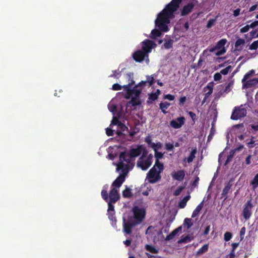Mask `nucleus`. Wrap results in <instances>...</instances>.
I'll list each match as a JSON object with an SVG mask.
<instances>
[{"label": "nucleus", "instance_id": "ea45409f", "mask_svg": "<svg viewBox=\"0 0 258 258\" xmlns=\"http://www.w3.org/2000/svg\"><path fill=\"white\" fill-rule=\"evenodd\" d=\"M150 147H151L155 152H156L158 149H160L162 146L160 142H158L157 143H153Z\"/></svg>", "mask_w": 258, "mask_h": 258}, {"label": "nucleus", "instance_id": "393cba45", "mask_svg": "<svg viewBox=\"0 0 258 258\" xmlns=\"http://www.w3.org/2000/svg\"><path fill=\"white\" fill-rule=\"evenodd\" d=\"M170 103L168 102H161L159 104V108L164 114L167 113L166 110L170 106Z\"/></svg>", "mask_w": 258, "mask_h": 258}, {"label": "nucleus", "instance_id": "412c9836", "mask_svg": "<svg viewBox=\"0 0 258 258\" xmlns=\"http://www.w3.org/2000/svg\"><path fill=\"white\" fill-rule=\"evenodd\" d=\"M214 87V83L213 82L209 83L206 87L204 88V91L205 92L207 91L208 90V91L206 93V97H209L210 95L212 93Z\"/></svg>", "mask_w": 258, "mask_h": 258}, {"label": "nucleus", "instance_id": "4be33fe9", "mask_svg": "<svg viewBox=\"0 0 258 258\" xmlns=\"http://www.w3.org/2000/svg\"><path fill=\"white\" fill-rule=\"evenodd\" d=\"M204 206V202L202 201L201 203H200L196 207V208L195 209V210L193 211L191 217L195 218L198 216L200 212L201 211L202 208Z\"/></svg>", "mask_w": 258, "mask_h": 258}, {"label": "nucleus", "instance_id": "052dcab7", "mask_svg": "<svg viewBox=\"0 0 258 258\" xmlns=\"http://www.w3.org/2000/svg\"><path fill=\"white\" fill-rule=\"evenodd\" d=\"M252 156L251 155H248L245 158V164L246 165H249L251 164V159Z\"/></svg>", "mask_w": 258, "mask_h": 258}, {"label": "nucleus", "instance_id": "4d7b16f0", "mask_svg": "<svg viewBox=\"0 0 258 258\" xmlns=\"http://www.w3.org/2000/svg\"><path fill=\"white\" fill-rule=\"evenodd\" d=\"M142 156L139 158V159H140V160L144 159L147 155V154H148L147 150L143 146V150H142Z\"/></svg>", "mask_w": 258, "mask_h": 258}, {"label": "nucleus", "instance_id": "7c9ffc66", "mask_svg": "<svg viewBox=\"0 0 258 258\" xmlns=\"http://www.w3.org/2000/svg\"><path fill=\"white\" fill-rule=\"evenodd\" d=\"M122 196L126 198L132 197L133 194L131 190L129 188L126 187V188L122 191Z\"/></svg>", "mask_w": 258, "mask_h": 258}, {"label": "nucleus", "instance_id": "72a5a7b5", "mask_svg": "<svg viewBox=\"0 0 258 258\" xmlns=\"http://www.w3.org/2000/svg\"><path fill=\"white\" fill-rule=\"evenodd\" d=\"M138 97L133 96L131 100L128 102V104H132L133 106H135L140 104L141 102L138 100Z\"/></svg>", "mask_w": 258, "mask_h": 258}, {"label": "nucleus", "instance_id": "6ab92c4d", "mask_svg": "<svg viewBox=\"0 0 258 258\" xmlns=\"http://www.w3.org/2000/svg\"><path fill=\"white\" fill-rule=\"evenodd\" d=\"M182 230V227L179 226L177 228L173 230L169 235H168L165 238L166 241H169L174 238V237L178 234V232H181Z\"/></svg>", "mask_w": 258, "mask_h": 258}, {"label": "nucleus", "instance_id": "423d86ee", "mask_svg": "<svg viewBox=\"0 0 258 258\" xmlns=\"http://www.w3.org/2000/svg\"><path fill=\"white\" fill-rule=\"evenodd\" d=\"M138 225L137 223L134 221L132 217L128 218L127 221H126L124 218L123 220V232L127 234L131 235L132 233V229L135 226Z\"/></svg>", "mask_w": 258, "mask_h": 258}, {"label": "nucleus", "instance_id": "4c0bfd02", "mask_svg": "<svg viewBox=\"0 0 258 258\" xmlns=\"http://www.w3.org/2000/svg\"><path fill=\"white\" fill-rule=\"evenodd\" d=\"M184 225H185L187 227V229H188L192 226V223L191 220L190 218H185L184 220Z\"/></svg>", "mask_w": 258, "mask_h": 258}, {"label": "nucleus", "instance_id": "9b49d317", "mask_svg": "<svg viewBox=\"0 0 258 258\" xmlns=\"http://www.w3.org/2000/svg\"><path fill=\"white\" fill-rule=\"evenodd\" d=\"M120 198L118 190L116 188H112L109 193V200L114 203H116Z\"/></svg>", "mask_w": 258, "mask_h": 258}, {"label": "nucleus", "instance_id": "c85d7f7f", "mask_svg": "<svg viewBox=\"0 0 258 258\" xmlns=\"http://www.w3.org/2000/svg\"><path fill=\"white\" fill-rule=\"evenodd\" d=\"M127 155L125 152H121L119 155V160L120 162H126L127 163H129L131 162V158H127Z\"/></svg>", "mask_w": 258, "mask_h": 258}, {"label": "nucleus", "instance_id": "5701e85b", "mask_svg": "<svg viewBox=\"0 0 258 258\" xmlns=\"http://www.w3.org/2000/svg\"><path fill=\"white\" fill-rule=\"evenodd\" d=\"M142 91V88H140L136 85L133 89H132L131 92L133 93V96L139 97Z\"/></svg>", "mask_w": 258, "mask_h": 258}, {"label": "nucleus", "instance_id": "aec40b11", "mask_svg": "<svg viewBox=\"0 0 258 258\" xmlns=\"http://www.w3.org/2000/svg\"><path fill=\"white\" fill-rule=\"evenodd\" d=\"M155 22H156V20H155ZM155 25H156V26L159 28V30L154 29L153 30H152L150 37L151 38H152L153 39H155L158 37H159L161 36V31L165 32H167V31H164L163 30H161L159 28V27L158 26H157V25H156V22H155Z\"/></svg>", "mask_w": 258, "mask_h": 258}, {"label": "nucleus", "instance_id": "de8ad7c7", "mask_svg": "<svg viewBox=\"0 0 258 258\" xmlns=\"http://www.w3.org/2000/svg\"><path fill=\"white\" fill-rule=\"evenodd\" d=\"M163 154L161 152H159L157 151L155 152V157L156 158V161H159V159L163 158Z\"/></svg>", "mask_w": 258, "mask_h": 258}, {"label": "nucleus", "instance_id": "5fc2aeb1", "mask_svg": "<svg viewBox=\"0 0 258 258\" xmlns=\"http://www.w3.org/2000/svg\"><path fill=\"white\" fill-rule=\"evenodd\" d=\"M250 28L249 25H246L240 29V32L242 33L247 32L249 31Z\"/></svg>", "mask_w": 258, "mask_h": 258}, {"label": "nucleus", "instance_id": "c9c22d12", "mask_svg": "<svg viewBox=\"0 0 258 258\" xmlns=\"http://www.w3.org/2000/svg\"><path fill=\"white\" fill-rule=\"evenodd\" d=\"M102 199L105 201L108 202L109 200V195L107 191L105 189H102L101 192Z\"/></svg>", "mask_w": 258, "mask_h": 258}, {"label": "nucleus", "instance_id": "b1692460", "mask_svg": "<svg viewBox=\"0 0 258 258\" xmlns=\"http://www.w3.org/2000/svg\"><path fill=\"white\" fill-rule=\"evenodd\" d=\"M190 196L189 195L184 197L178 203V207L180 208H184L186 205L187 201L189 200Z\"/></svg>", "mask_w": 258, "mask_h": 258}, {"label": "nucleus", "instance_id": "37998d69", "mask_svg": "<svg viewBox=\"0 0 258 258\" xmlns=\"http://www.w3.org/2000/svg\"><path fill=\"white\" fill-rule=\"evenodd\" d=\"M108 203V212H114V207L113 206V204H114L113 202H111L110 201L107 202Z\"/></svg>", "mask_w": 258, "mask_h": 258}, {"label": "nucleus", "instance_id": "6e6552de", "mask_svg": "<svg viewBox=\"0 0 258 258\" xmlns=\"http://www.w3.org/2000/svg\"><path fill=\"white\" fill-rule=\"evenodd\" d=\"M227 40L226 39H222L217 43L215 46L217 49H219V50L215 52V55L216 56L223 55L226 52V49L224 46Z\"/></svg>", "mask_w": 258, "mask_h": 258}, {"label": "nucleus", "instance_id": "6e6d98bb", "mask_svg": "<svg viewBox=\"0 0 258 258\" xmlns=\"http://www.w3.org/2000/svg\"><path fill=\"white\" fill-rule=\"evenodd\" d=\"M119 122L121 121L119 120L118 118L117 117L113 116L111 121V124L113 125H118L119 124Z\"/></svg>", "mask_w": 258, "mask_h": 258}, {"label": "nucleus", "instance_id": "e2e57ef3", "mask_svg": "<svg viewBox=\"0 0 258 258\" xmlns=\"http://www.w3.org/2000/svg\"><path fill=\"white\" fill-rule=\"evenodd\" d=\"M254 137H252L251 140L250 142H248L247 143V146L249 148H252L254 147V144L255 141L253 140Z\"/></svg>", "mask_w": 258, "mask_h": 258}, {"label": "nucleus", "instance_id": "58836bf2", "mask_svg": "<svg viewBox=\"0 0 258 258\" xmlns=\"http://www.w3.org/2000/svg\"><path fill=\"white\" fill-rule=\"evenodd\" d=\"M146 77L147 80L145 81L149 84V86H151L155 82L154 77L152 76H147Z\"/></svg>", "mask_w": 258, "mask_h": 258}, {"label": "nucleus", "instance_id": "3c124183", "mask_svg": "<svg viewBox=\"0 0 258 258\" xmlns=\"http://www.w3.org/2000/svg\"><path fill=\"white\" fill-rule=\"evenodd\" d=\"M165 149L167 151H173L174 149V146L171 143H166L165 145Z\"/></svg>", "mask_w": 258, "mask_h": 258}, {"label": "nucleus", "instance_id": "ddd939ff", "mask_svg": "<svg viewBox=\"0 0 258 258\" xmlns=\"http://www.w3.org/2000/svg\"><path fill=\"white\" fill-rule=\"evenodd\" d=\"M143 150V146L138 145L137 148H132L129 151V157L133 158L139 156Z\"/></svg>", "mask_w": 258, "mask_h": 258}, {"label": "nucleus", "instance_id": "a878e982", "mask_svg": "<svg viewBox=\"0 0 258 258\" xmlns=\"http://www.w3.org/2000/svg\"><path fill=\"white\" fill-rule=\"evenodd\" d=\"M255 74V71L254 70H250L248 72H247V73H246L243 79H242V84L245 83V82H246L247 81H248L247 80L250 78L251 77V76H252L253 75H254Z\"/></svg>", "mask_w": 258, "mask_h": 258}, {"label": "nucleus", "instance_id": "c756f323", "mask_svg": "<svg viewBox=\"0 0 258 258\" xmlns=\"http://www.w3.org/2000/svg\"><path fill=\"white\" fill-rule=\"evenodd\" d=\"M245 43V40L241 38L238 39L235 43V47L238 50H241V47H239L241 45H243Z\"/></svg>", "mask_w": 258, "mask_h": 258}, {"label": "nucleus", "instance_id": "c03bdc74", "mask_svg": "<svg viewBox=\"0 0 258 258\" xmlns=\"http://www.w3.org/2000/svg\"><path fill=\"white\" fill-rule=\"evenodd\" d=\"M232 234L231 232H226L224 235V238L226 241H229L232 238Z\"/></svg>", "mask_w": 258, "mask_h": 258}, {"label": "nucleus", "instance_id": "bf43d9fd", "mask_svg": "<svg viewBox=\"0 0 258 258\" xmlns=\"http://www.w3.org/2000/svg\"><path fill=\"white\" fill-rule=\"evenodd\" d=\"M112 89L113 90H120L122 89V86L119 84L116 83L112 85Z\"/></svg>", "mask_w": 258, "mask_h": 258}, {"label": "nucleus", "instance_id": "09e8293b", "mask_svg": "<svg viewBox=\"0 0 258 258\" xmlns=\"http://www.w3.org/2000/svg\"><path fill=\"white\" fill-rule=\"evenodd\" d=\"M246 228L245 227H243L241 228L240 231V240H242L244 238V236L245 233Z\"/></svg>", "mask_w": 258, "mask_h": 258}, {"label": "nucleus", "instance_id": "79ce46f5", "mask_svg": "<svg viewBox=\"0 0 258 258\" xmlns=\"http://www.w3.org/2000/svg\"><path fill=\"white\" fill-rule=\"evenodd\" d=\"M190 240L189 237L187 235L185 236H182L181 238L178 240V243H186Z\"/></svg>", "mask_w": 258, "mask_h": 258}, {"label": "nucleus", "instance_id": "bb28decb", "mask_svg": "<svg viewBox=\"0 0 258 258\" xmlns=\"http://www.w3.org/2000/svg\"><path fill=\"white\" fill-rule=\"evenodd\" d=\"M250 185L252 186L253 190H255L258 187V173H257L253 179L250 182Z\"/></svg>", "mask_w": 258, "mask_h": 258}, {"label": "nucleus", "instance_id": "49530a36", "mask_svg": "<svg viewBox=\"0 0 258 258\" xmlns=\"http://www.w3.org/2000/svg\"><path fill=\"white\" fill-rule=\"evenodd\" d=\"M231 68V67L230 66H228V67H227L225 69H222V70H221L220 73L221 74L223 75H227L229 73Z\"/></svg>", "mask_w": 258, "mask_h": 258}, {"label": "nucleus", "instance_id": "a19ab883", "mask_svg": "<svg viewBox=\"0 0 258 258\" xmlns=\"http://www.w3.org/2000/svg\"><path fill=\"white\" fill-rule=\"evenodd\" d=\"M173 40L171 39H169L164 44V46L166 49H170L173 46Z\"/></svg>", "mask_w": 258, "mask_h": 258}, {"label": "nucleus", "instance_id": "69168bd1", "mask_svg": "<svg viewBox=\"0 0 258 258\" xmlns=\"http://www.w3.org/2000/svg\"><path fill=\"white\" fill-rule=\"evenodd\" d=\"M114 131L110 128H106V134L108 136H112L113 135Z\"/></svg>", "mask_w": 258, "mask_h": 258}, {"label": "nucleus", "instance_id": "9d476101", "mask_svg": "<svg viewBox=\"0 0 258 258\" xmlns=\"http://www.w3.org/2000/svg\"><path fill=\"white\" fill-rule=\"evenodd\" d=\"M133 59L138 62H142L146 57H148V54H147L142 50H138L136 51L132 55Z\"/></svg>", "mask_w": 258, "mask_h": 258}, {"label": "nucleus", "instance_id": "0e129e2a", "mask_svg": "<svg viewBox=\"0 0 258 258\" xmlns=\"http://www.w3.org/2000/svg\"><path fill=\"white\" fill-rule=\"evenodd\" d=\"M121 131L124 132L127 127L121 122H119V124L117 125Z\"/></svg>", "mask_w": 258, "mask_h": 258}, {"label": "nucleus", "instance_id": "39448f33", "mask_svg": "<svg viewBox=\"0 0 258 258\" xmlns=\"http://www.w3.org/2000/svg\"><path fill=\"white\" fill-rule=\"evenodd\" d=\"M253 205L251 199L248 200L243 205L242 215L245 220H248L252 215V209Z\"/></svg>", "mask_w": 258, "mask_h": 258}, {"label": "nucleus", "instance_id": "7ed1b4c3", "mask_svg": "<svg viewBox=\"0 0 258 258\" xmlns=\"http://www.w3.org/2000/svg\"><path fill=\"white\" fill-rule=\"evenodd\" d=\"M133 213L134 217V221L138 224H140L145 217L146 212L145 210L143 208H140L138 206L133 207Z\"/></svg>", "mask_w": 258, "mask_h": 258}, {"label": "nucleus", "instance_id": "f3484780", "mask_svg": "<svg viewBox=\"0 0 258 258\" xmlns=\"http://www.w3.org/2000/svg\"><path fill=\"white\" fill-rule=\"evenodd\" d=\"M232 186V180H230L226 184L225 187L223 188L222 192V197L224 198V199L226 200L227 198V194L230 191L231 187Z\"/></svg>", "mask_w": 258, "mask_h": 258}, {"label": "nucleus", "instance_id": "20e7f679", "mask_svg": "<svg viewBox=\"0 0 258 258\" xmlns=\"http://www.w3.org/2000/svg\"><path fill=\"white\" fill-rule=\"evenodd\" d=\"M246 114L247 110L243 105H241L239 106H236L235 107L232 111L231 119L235 120H238L245 116Z\"/></svg>", "mask_w": 258, "mask_h": 258}, {"label": "nucleus", "instance_id": "864d4df0", "mask_svg": "<svg viewBox=\"0 0 258 258\" xmlns=\"http://www.w3.org/2000/svg\"><path fill=\"white\" fill-rule=\"evenodd\" d=\"M258 47V45L256 41L253 42L249 46V49L250 50H256Z\"/></svg>", "mask_w": 258, "mask_h": 258}, {"label": "nucleus", "instance_id": "13d9d810", "mask_svg": "<svg viewBox=\"0 0 258 258\" xmlns=\"http://www.w3.org/2000/svg\"><path fill=\"white\" fill-rule=\"evenodd\" d=\"M222 79L221 74L216 73L214 75V79L215 81H219Z\"/></svg>", "mask_w": 258, "mask_h": 258}, {"label": "nucleus", "instance_id": "f257e3e1", "mask_svg": "<svg viewBox=\"0 0 258 258\" xmlns=\"http://www.w3.org/2000/svg\"><path fill=\"white\" fill-rule=\"evenodd\" d=\"M182 0H172L158 14L156 19V25L164 31L169 30L167 24L170 19L174 17V13L177 10Z\"/></svg>", "mask_w": 258, "mask_h": 258}, {"label": "nucleus", "instance_id": "2f4dec72", "mask_svg": "<svg viewBox=\"0 0 258 258\" xmlns=\"http://www.w3.org/2000/svg\"><path fill=\"white\" fill-rule=\"evenodd\" d=\"M145 249L152 253H157L158 252V250L151 245L146 244L145 245Z\"/></svg>", "mask_w": 258, "mask_h": 258}, {"label": "nucleus", "instance_id": "774afa93", "mask_svg": "<svg viewBox=\"0 0 258 258\" xmlns=\"http://www.w3.org/2000/svg\"><path fill=\"white\" fill-rule=\"evenodd\" d=\"M188 114H189V115L190 116V117H191L193 121H195L197 119L196 114L194 112L192 111H189L188 112Z\"/></svg>", "mask_w": 258, "mask_h": 258}, {"label": "nucleus", "instance_id": "338daca9", "mask_svg": "<svg viewBox=\"0 0 258 258\" xmlns=\"http://www.w3.org/2000/svg\"><path fill=\"white\" fill-rule=\"evenodd\" d=\"M147 85V82L145 81H142L139 83H138L137 85L140 88H143L144 87H145Z\"/></svg>", "mask_w": 258, "mask_h": 258}, {"label": "nucleus", "instance_id": "dca6fc26", "mask_svg": "<svg viewBox=\"0 0 258 258\" xmlns=\"http://www.w3.org/2000/svg\"><path fill=\"white\" fill-rule=\"evenodd\" d=\"M172 177L176 180L182 181L185 176V172L183 170H180L172 174Z\"/></svg>", "mask_w": 258, "mask_h": 258}, {"label": "nucleus", "instance_id": "cd10ccee", "mask_svg": "<svg viewBox=\"0 0 258 258\" xmlns=\"http://www.w3.org/2000/svg\"><path fill=\"white\" fill-rule=\"evenodd\" d=\"M197 150L196 148H195L194 149H192L189 156L187 158V162L188 163H190L191 162H192L193 160L195 158V155L197 153Z\"/></svg>", "mask_w": 258, "mask_h": 258}, {"label": "nucleus", "instance_id": "680f3d73", "mask_svg": "<svg viewBox=\"0 0 258 258\" xmlns=\"http://www.w3.org/2000/svg\"><path fill=\"white\" fill-rule=\"evenodd\" d=\"M164 98L165 99H167L170 101H172L175 99V97L174 95L171 94H167L164 96Z\"/></svg>", "mask_w": 258, "mask_h": 258}, {"label": "nucleus", "instance_id": "8fccbe9b", "mask_svg": "<svg viewBox=\"0 0 258 258\" xmlns=\"http://www.w3.org/2000/svg\"><path fill=\"white\" fill-rule=\"evenodd\" d=\"M186 100V96H182L181 97H180V98L179 99V106H182L184 105V104L185 103V101Z\"/></svg>", "mask_w": 258, "mask_h": 258}, {"label": "nucleus", "instance_id": "f03ea898", "mask_svg": "<svg viewBox=\"0 0 258 258\" xmlns=\"http://www.w3.org/2000/svg\"><path fill=\"white\" fill-rule=\"evenodd\" d=\"M164 169V165L159 161H155L154 166L149 170L147 174L149 182L154 183L161 179L160 173Z\"/></svg>", "mask_w": 258, "mask_h": 258}, {"label": "nucleus", "instance_id": "2eb2a0df", "mask_svg": "<svg viewBox=\"0 0 258 258\" xmlns=\"http://www.w3.org/2000/svg\"><path fill=\"white\" fill-rule=\"evenodd\" d=\"M194 4L192 3H188L186 5H185L181 12V15L182 16H186L189 14L192 11L194 8Z\"/></svg>", "mask_w": 258, "mask_h": 258}, {"label": "nucleus", "instance_id": "603ef678", "mask_svg": "<svg viewBox=\"0 0 258 258\" xmlns=\"http://www.w3.org/2000/svg\"><path fill=\"white\" fill-rule=\"evenodd\" d=\"M233 155H234V152L231 151L230 153V154L227 157V159H226V160L225 162V164H228L229 162H230L231 161V160L233 158Z\"/></svg>", "mask_w": 258, "mask_h": 258}, {"label": "nucleus", "instance_id": "4468645a", "mask_svg": "<svg viewBox=\"0 0 258 258\" xmlns=\"http://www.w3.org/2000/svg\"><path fill=\"white\" fill-rule=\"evenodd\" d=\"M125 178L123 175H119L112 183V188H116L118 189L124 181Z\"/></svg>", "mask_w": 258, "mask_h": 258}, {"label": "nucleus", "instance_id": "e433bc0d", "mask_svg": "<svg viewBox=\"0 0 258 258\" xmlns=\"http://www.w3.org/2000/svg\"><path fill=\"white\" fill-rule=\"evenodd\" d=\"M128 165L122 162H119L117 165V170H122L123 169H128Z\"/></svg>", "mask_w": 258, "mask_h": 258}, {"label": "nucleus", "instance_id": "473e14b6", "mask_svg": "<svg viewBox=\"0 0 258 258\" xmlns=\"http://www.w3.org/2000/svg\"><path fill=\"white\" fill-rule=\"evenodd\" d=\"M158 97L157 95L155 94L154 93H151L149 94L148 100H147V103L148 104L152 103L153 101L157 100Z\"/></svg>", "mask_w": 258, "mask_h": 258}, {"label": "nucleus", "instance_id": "a18cd8bd", "mask_svg": "<svg viewBox=\"0 0 258 258\" xmlns=\"http://www.w3.org/2000/svg\"><path fill=\"white\" fill-rule=\"evenodd\" d=\"M120 73L121 72L119 71L118 70H115L112 71V74H111L110 77L114 78H118L119 76H120Z\"/></svg>", "mask_w": 258, "mask_h": 258}, {"label": "nucleus", "instance_id": "f704fd0d", "mask_svg": "<svg viewBox=\"0 0 258 258\" xmlns=\"http://www.w3.org/2000/svg\"><path fill=\"white\" fill-rule=\"evenodd\" d=\"M208 244H205L201 248H200L197 251L198 254H202L204 253H205L206 251L208 250Z\"/></svg>", "mask_w": 258, "mask_h": 258}, {"label": "nucleus", "instance_id": "1a4fd4ad", "mask_svg": "<svg viewBox=\"0 0 258 258\" xmlns=\"http://www.w3.org/2000/svg\"><path fill=\"white\" fill-rule=\"evenodd\" d=\"M153 41L146 39L142 42V50L148 54L151 51L153 45H155Z\"/></svg>", "mask_w": 258, "mask_h": 258}, {"label": "nucleus", "instance_id": "0eeeda50", "mask_svg": "<svg viewBox=\"0 0 258 258\" xmlns=\"http://www.w3.org/2000/svg\"><path fill=\"white\" fill-rule=\"evenodd\" d=\"M153 157V155L150 154L145 160H144V158L141 160L139 159L137 162L138 166L140 167L143 170H146L151 165Z\"/></svg>", "mask_w": 258, "mask_h": 258}, {"label": "nucleus", "instance_id": "f8f14e48", "mask_svg": "<svg viewBox=\"0 0 258 258\" xmlns=\"http://www.w3.org/2000/svg\"><path fill=\"white\" fill-rule=\"evenodd\" d=\"M185 122V118L183 116L177 117L176 120H172L170 122V125L174 128L177 129L180 128Z\"/></svg>", "mask_w": 258, "mask_h": 258}, {"label": "nucleus", "instance_id": "a211bd4d", "mask_svg": "<svg viewBox=\"0 0 258 258\" xmlns=\"http://www.w3.org/2000/svg\"><path fill=\"white\" fill-rule=\"evenodd\" d=\"M258 83V78H253L243 83V88H248L255 86Z\"/></svg>", "mask_w": 258, "mask_h": 258}]
</instances>
